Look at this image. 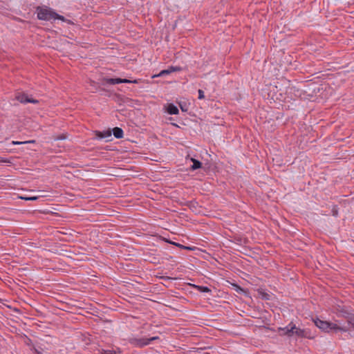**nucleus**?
<instances>
[{
	"label": "nucleus",
	"instance_id": "obj_18",
	"mask_svg": "<svg viewBox=\"0 0 354 354\" xmlns=\"http://www.w3.org/2000/svg\"><path fill=\"white\" fill-rule=\"evenodd\" d=\"M100 354H115V352L112 351H103Z\"/></svg>",
	"mask_w": 354,
	"mask_h": 354
},
{
	"label": "nucleus",
	"instance_id": "obj_12",
	"mask_svg": "<svg viewBox=\"0 0 354 354\" xmlns=\"http://www.w3.org/2000/svg\"><path fill=\"white\" fill-rule=\"evenodd\" d=\"M191 160L193 162V165L192 166V169L193 170L199 169L201 167V162L196 159L192 158Z\"/></svg>",
	"mask_w": 354,
	"mask_h": 354
},
{
	"label": "nucleus",
	"instance_id": "obj_1",
	"mask_svg": "<svg viewBox=\"0 0 354 354\" xmlns=\"http://www.w3.org/2000/svg\"><path fill=\"white\" fill-rule=\"evenodd\" d=\"M36 11L37 18L40 20L50 21L51 19H59L69 24H73L71 20L67 19L64 16L57 14L50 8L46 6L37 7Z\"/></svg>",
	"mask_w": 354,
	"mask_h": 354
},
{
	"label": "nucleus",
	"instance_id": "obj_20",
	"mask_svg": "<svg viewBox=\"0 0 354 354\" xmlns=\"http://www.w3.org/2000/svg\"><path fill=\"white\" fill-rule=\"evenodd\" d=\"M346 326H348L349 328H350L349 326H351L352 328L354 329V318L353 319V320L349 324H347Z\"/></svg>",
	"mask_w": 354,
	"mask_h": 354
},
{
	"label": "nucleus",
	"instance_id": "obj_14",
	"mask_svg": "<svg viewBox=\"0 0 354 354\" xmlns=\"http://www.w3.org/2000/svg\"><path fill=\"white\" fill-rule=\"evenodd\" d=\"M170 73L172 72H177L181 71V68L180 66H170L169 68Z\"/></svg>",
	"mask_w": 354,
	"mask_h": 354
},
{
	"label": "nucleus",
	"instance_id": "obj_6",
	"mask_svg": "<svg viewBox=\"0 0 354 354\" xmlns=\"http://www.w3.org/2000/svg\"><path fill=\"white\" fill-rule=\"evenodd\" d=\"M16 99L20 102L21 103H32V104H37L39 101L37 100L33 99L31 97L28 96L26 93H18L16 95Z\"/></svg>",
	"mask_w": 354,
	"mask_h": 354
},
{
	"label": "nucleus",
	"instance_id": "obj_3",
	"mask_svg": "<svg viewBox=\"0 0 354 354\" xmlns=\"http://www.w3.org/2000/svg\"><path fill=\"white\" fill-rule=\"evenodd\" d=\"M157 339H159L158 336H154L151 338L131 337L128 339V342L133 346L142 348L149 345L152 341Z\"/></svg>",
	"mask_w": 354,
	"mask_h": 354
},
{
	"label": "nucleus",
	"instance_id": "obj_19",
	"mask_svg": "<svg viewBox=\"0 0 354 354\" xmlns=\"http://www.w3.org/2000/svg\"><path fill=\"white\" fill-rule=\"evenodd\" d=\"M25 200H28V201H35L38 198L37 196H33V197H29V198H23Z\"/></svg>",
	"mask_w": 354,
	"mask_h": 354
},
{
	"label": "nucleus",
	"instance_id": "obj_2",
	"mask_svg": "<svg viewBox=\"0 0 354 354\" xmlns=\"http://www.w3.org/2000/svg\"><path fill=\"white\" fill-rule=\"evenodd\" d=\"M315 324L319 328L325 332H330V330L342 331V332H348L349 331V328L346 325L341 326L338 322H329L326 321H323L319 319H317L314 321Z\"/></svg>",
	"mask_w": 354,
	"mask_h": 354
},
{
	"label": "nucleus",
	"instance_id": "obj_22",
	"mask_svg": "<svg viewBox=\"0 0 354 354\" xmlns=\"http://www.w3.org/2000/svg\"><path fill=\"white\" fill-rule=\"evenodd\" d=\"M64 138H65V137H64V136L59 138V139H64Z\"/></svg>",
	"mask_w": 354,
	"mask_h": 354
},
{
	"label": "nucleus",
	"instance_id": "obj_16",
	"mask_svg": "<svg viewBox=\"0 0 354 354\" xmlns=\"http://www.w3.org/2000/svg\"><path fill=\"white\" fill-rule=\"evenodd\" d=\"M34 142H35L34 140L26 141V142L12 141V144L14 145H22V144H26V143H32Z\"/></svg>",
	"mask_w": 354,
	"mask_h": 354
},
{
	"label": "nucleus",
	"instance_id": "obj_13",
	"mask_svg": "<svg viewBox=\"0 0 354 354\" xmlns=\"http://www.w3.org/2000/svg\"><path fill=\"white\" fill-rule=\"evenodd\" d=\"M198 289L203 292H210V290L209 288L206 286H197Z\"/></svg>",
	"mask_w": 354,
	"mask_h": 354
},
{
	"label": "nucleus",
	"instance_id": "obj_9",
	"mask_svg": "<svg viewBox=\"0 0 354 354\" xmlns=\"http://www.w3.org/2000/svg\"><path fill=\"white\" fill-rule=\"evenodd\" d=\"M97 136L100 138L106 139V141H109V140H110V138H111V131L109 130L102 131V132L99 131L97 133Z\"/></svg>",
	"mask_w": 354,
	"mask_h": 354
},
{
	"label": "nucleus",
	"instance_id": "obj_21",
	"mask_svg": "<svg viewBox=\"0 0 354 354\" xmlns=\"http://www.w3.org/2000/svg\"><path fill=\"white\" fill-rule=\"evenodd\" d=\"M0 162H5V163H10V161L9 160L4 159V158H3L1 157H0Z\"/></svg>",
	"mask_w": 354,
	"mask_h": 354
},
{
	"label": "nucleus",
	"instance_id": "obj_15",
	"mask_svg": "<svg viewBox=\"0 0 354 354\" xmlns=\"http://www.w3.org/2000/svg\"><path fill=\"white\" fill-rule=\"evenodd\" d=\"M168 74H170V71H169V68H167L166 70L161 71L157 76L161 77V76H164V75H168Z\"/></svg>",
	"mask_w": 354,
	"mask_h": 354
},
{
	"label": "nucleus",
	"instance_id": "obj_11",
	"mask_svg": "<svg viewBox=\"0 0 354 354\" xmlns=\"http://www.w3.org/2000/svg\"><path fill=\"white\" fill-rule=\"evenodd\" d=\"M167 112L171 115H176L178 113V109L174 104H170L167 107Z\"/></svg>",
	"mask_w": 354,
	"mask_h": 354
},
{
	"label": "nucleus",
	"instance_id": "obj_8",
	"mask_svg": "<svg viewBox=\"0 0 354 354\" xmlns=\"http://www.w3.org/2000/svg\"><path fill=\"white\" fill-rule=\"evenodd\" d=\"M293 324L290 323L287 326L284 328H279V330L281 331V335H287L288 337H292V330H290L292 327Z\"/></svg>",
	"mask_w": 354,
	"mask_h": 354
},
{
	"label": "nucleus",
	"instance_id": "obj_4",
	"mask_svg": "<svg viewBox=\"0 0 354 354\" xmlns=\"http://www.w3.org/2000/svg\"><path fill=\"white\" fill-rule=\"evenodd\" d=\"M335 311L337 316L344 318L347 324H349L354 319V314L350 312L345 306H338L335 308Z\"/></svg>",
	"mask_w": 354,
	"mask_h": 354
},
{
	"label": "nucleus",
	"instance_id": "obj_5",
	"mask_svg": "<svg viewBox=\"0 0 354 354\" xmlns=\"http://www.w3.org/2000/svg\"><path fill=\"white\" fill-rule=\"evenodd\" d=\"M104 84H120V83H133V84H138V80H129L127 79H121V78H104L103 80Z\"/></svg>",
	"mask_w": 354,
	"mask_h": 354
},
{
	"label": "nucleus",
	"instance_id": "obj_17",
	"mask_svg": "<svg viewBox=\"0 0 354 354\" xmlns=\"http://www.w3.org/2000/svg\"><path fill=\"white\" fill-rule=\"evenodd\" d=\"M198 92V99H200V100L203 99L205 97L204 92L201 89H199Z\"/></svg>",
	"mask_w": 354,
	"mask_h": 354
},
{
	"label": "nucleus",
	"instance_id": "obj_10",
	"mask_svg": "<svg viewBox=\"0 0 354 354\" xmlns=\"http://www.w3.org/2000/svg\"><path fill=\"white\" fill-rule=\"evenodd\" d=\"M113 134L116 138H122L124 133L121 128L115 127L113 129Z\"/></svg>",
	"mask_w": 354,
	"mask_h": 354
},
{
	"label": "nucleus",
	"instance_id": "obj_7",
	"mask_svg": "<svg viewBox=\"0 0 354 354\" xmlns=\"http://www.w3.org/2000/svg\"><path fill=\"white\" fill-rule=\"evenodd\" d=\"M290 330H292V336L296 335L299 337H306V331L303 329L296 327L295 324H293Z\"/></svg>",
	"mask_w": 354,
	"mask_h": 354
}]
</instances>
